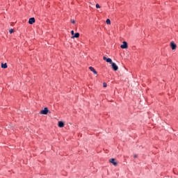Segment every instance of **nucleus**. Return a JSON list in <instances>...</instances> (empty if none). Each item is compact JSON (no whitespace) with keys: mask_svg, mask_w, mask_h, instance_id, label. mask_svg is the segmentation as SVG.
<instances>
[{"mask_svg":"<svg viewBox=\"0 0 178 178\" xmlns=\"http://www.w3.org/2000/svg\"><path fill=\"white\" fill-rule=\"evenodd\" d=\"M106 24H111V19H107L106 21Z\"/></svg>","mask_w":178,"mask_h":178,"instance_id":"obj_12","label":"nucleus"},{"mask_svg":"<svg viewBox=\"0 0 178 178\" xmlns=\"http://www.w3.org/2000/svg\"><path fill=\"white\" fill-rule=\"evenodd\" d=\"M170 47H171L172 50H175V49H176L177 46L176 45V44L175 42H170Z\"/></svg>","mask_w":178,"mask_h":178,"instance_id":"obj_7","label":"nucleus"},{"mask_svg":"<svg viewBox=\"0 0 178 178\" xmlns=\"http://www.w3.org/2000/svg\"><path fill=\"white\" fill-rule=\"evenodd\" d=\"M71 34H72V35H74V31H72Z\"/></svg>","mask_w":178,"mask_h":178,"instance_id":"obj_16","label":"nucleus"},{"mask_svg":"<svg viewBox=\"0 0 178 178\" xmlns=\"http://www.w3.org/2000/svg\"><path fill=\"white\" fill-rule=\"evenodd\" d=\"M80 37V33H76L73 36L71 37V38H79Z\"/></svg>","mask_w":178,"mask_h":178,"instance_id":"obj_8","label":"nucleus"},{"mask_svg":"<svg viewBox=\"0 0 178 178\" xmlns=\"http://www.w3.org/2000/svg\"><path fill=\"white\" fill-rule=\"evenodd\" d=\"M137 154H134V158H137Z\"/></svg>","mask_w":178,"mask_h":178,"instance_id":"obj_18","label":"nucleus"},{"mask_svg":"<svg viewBox=\"0 0 178 178\" xmlns=\"http://www.w3.org/2000/svg\"><path fill=\"white\" fill-rule=\"evenodd\" d=\"M96 8H97V9H99V8H101V6H99V4L97 3Z\"/></svg>","mask_w":178,"mask_h":178,"instance_id":"obj_14","label":"nucleus"},{"mask_svg":"<svg viewBox=\"0 0 178 178\" xmlns=\"http://www.w3.org/2000/svg\"><path fill=\"white\" fill-rule=\"evenodd\" d=\"M111 66H112V68L113 69V70H115V72H116L119 69V67H118L116 65V63H111Z\"/></svg>","mask_w":178,"mask_h":178,"instance_id":"obj_3","label":"nucleus"},{"mask_svg":"<svg viewBox=\"0 0 178 178\" xmlns=\"http://www.w3.org/2000/svg\"><path fill=\"white\" fill-rule=\"evenodd\" d=\"M120 47H121L122 49H127V42H122V44L120 46Z\"/></svg>","mask_w":178,"mask_h":178,"instance_id":"obj_4","label":"nucleus"},{"mask_svg":"<svg viewBox=\"0 0 178 178\" xmlns=\"http://www.w3.org/2000/svg\"><path fill=\"white\" fill-rule=\"evenodd\" d=\"M103 86H104V87H106V86H107V85H106V83H103Z\"/></svg>","mask_w":178,"mask_h":178,"instance_id":"obj_17","label":"nucleus"},{"mask_svg":"<svg viewBox=\"0 0 178 178\" xmlns=\"http://www.w3.org/2000/svg\"><path fill=\"white\" fill-rule=\"evenodd\" d=\"M71 22H72L73 24H74V23H76V21H74V19H72V20H71Z\"/></svg>","mask_w":178,"mask_h":178,"instance_id":"obj_15","label":"nucleus"},{"mask_svg":"<svg viewBox=\"0 0 178 178\" xmlns=\"http://www.w3.org/2000/svg\"><path fill=\"white\" fill-rule=\"evenodd\" d=\"M1 67L2 69H6L8 67V64L6 63H1Z\"/></svg>","mask_w":178,"mask_h":178,"instance_id":"obj_11","label":"nucleus"},{"mask_svg":"<svg viewBox=\"0 0 178 178\" xmlns=\"http://www.w3.org/2000/svg\"><path fill=\"white\" fill-rule=\"evenodd\" d=\"M110 163H113L114 166H118V163L116 162V159H111L109 160Z\"/></svg>","mask_w":178,"mask_h":178,"instance_id":"obj_2","label":"nucleus"},{"mask_svg":"<svg viewBox=\"0 0 178 178\" xmlns=\"http://www.w3.org/2000/svg\"><path fill=\"white\" fill-rule=\"evenodd\" d=\"M89 69H90V70H91V72H92L94 73V74H97L98 72H97L95 71V69H94V67H89Z\"/></svg>","mask_w":178,"mask_h":178,"instance_id":"obj_10","label":"nucleus"},{"mask_svg":"<svg viewBox=\"0 0 178 178\" xmlns=\"http://www.w3.org/2000/svg\"><path fill=\"white\" fill-rule=\"evenodd\" d=\"M103 59H104V60H106V62H107L108 63H111V65L113 63V62H112V59H111V58H107L105 57V56L103 57Z\"/></svg>","mask_w":178,"mask_h":178,"instance_id":"obj_6","label":"nucleus"},{"mask_svg":"<svg viewBox=\"0 0 178 178\" xmlns=\"http://www.w3.org/2000/svg\"><path fill=\"white\" fill-rule=\"evenodd\" d=\"M14 31H15L13 29H12L9 30L10 34H12V33H14Z\"/></svg>","mask_w":178,"mask_h":178,"instance_id":"obj_13","label":"nucleus"},{"mask_svg":"<svg viewBox=\"0 0 178 178\" xmlns=\"http://www.w3.org/2000/svg\"><path fill=\"white\" fill-rule=\"evenodd\" d=\"M48 112H49V110L45 107L43 110L40 111V115H48Z\"/></svg>","mask_w":178,"mask_h":178,"instance_id":"obj_1","label":"nucleus"},{"mask_svg":"<svg viewBox=\"0 0 178 178\" xmlns=\"http://www.w3.org/2000/svg\"><path fill=\"white\" fill-rule=\"evenodd\" d=\"M58 127H65V123H63V122L60 121L58 122Z\"/></svg>","mask_w":178,"mask_h":178,"instance_id":"obj_9","label":"nucleus"},{"mask_svg":"<svg viewBox=\"0 0 178 178\" xmlns=\"http://www.w3.org/2000/svg\"><path fill=\"white\" fill-rule=\"evenodd\" d=\"M29 24H34V23H35V18L34 17L30 18L29 20Z\"/></svg>","mask_w":178,"mask_h":178,"instance_id":"obj_5","label":"nucleus"}]
</instances>
